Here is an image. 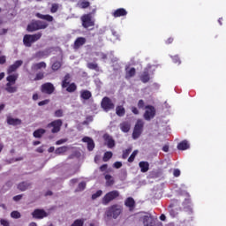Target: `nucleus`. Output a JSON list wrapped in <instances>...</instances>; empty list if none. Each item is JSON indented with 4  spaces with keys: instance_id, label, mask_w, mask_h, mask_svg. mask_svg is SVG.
Instances as JSON below:
<instances>
[{
    "instance_id": "obj_48",
    "label": "nucleus",
    "mask_w": 226,
    "mask_h": 226,
    "mask_svg": "<svg viewBox=\"0 0 226 226\" xmlns=\"http://www.w3.org/2000/svg\"><path fill=\"white\" fill-rule=\"evenodd\" d=\"M95 56H97V57H99L100 59H107V55L102 52H96Z\"/></svg>"
},
{
    "instance_id": "obj_51",
    "label": "nucleus",
    "mask_w": 226,
    "mask_h": 226,
    "mask_svg": "<svg viewBox=\"0 0 226 226\" xmlns=\"http://www.w3.org/2000/svg\"><path fill=\"white\" fill-rule=\"evenodd\" d=\"M55 117H63V109L55 111Z\"/></svg>"
},
{
    "instance_id": "obj_8",
    "label": "nucleus",
    "mask_w": 226,
    "mask_h": 226,
    "mask_svg": "<svg viewBox=\"0 0 226 226\" xmlns=\"http://www.w3.org/2000/svg\"><path fill=\"white\" fill-rule=\"evenodd\" d=\"M81 22L85 29H87V27H93V26H94V19H93L92 13L83 15L81 17Z\"/></svg>"
},
{
    "instance_id": "obj_12",
    "label": "nucleus",
    "mask_w": 226,
    "mask_h": 226,
    "mask_svg": "<svg viewBox=\"0 0 226 226\" xmlns=\"http://www.w3.org/2000/svg\"><path fill=\"white\" fill-rule=\"evenodd\" d=\"M104 139V144L109 147V149H112L113 147H116V140H114V138L109 134H104L103 135Z\"/></svg>"
},
{
    "instance_id": "obj_58",
    "label": "nucleus",
    "mask_w": 226,
    "mask_h": 226,
    "mask_svg": "<svg viewBox=\"0 0 226 226\" xmlns=\"http://www.w3.org/2000/svg\"><path fill=\"white\" fill-rule=\"evenodd\" d=\"M22 200V195H17L13 197V200L15 202H19V200Z\"/></svg>"
},
{
    "instance_id": "obj_10",
    "label": "nucleus",
    "mask_w": 226,
    "mask_h": 226,
    "mask_svg": "<svg viewBox=\"0 0 226 226\" xmlns=\"http://www.w3.org/2000/svg\"><path fill=\"white\" fill-rule=\"evenodd\" d=\"M102 107L105 110V112H109V110H113L115 105L110 98L104 97L102 101Z\"/></svg>"
},
{
    "instance_id": "obj_37",
    "label": "nucleus",
    "mask_w": 226,
    "mask_h": 226,
    "mask_svg": "<svg viewBox=\"0 0 226 226\" xmlns=\"http://www.w3.org/2000/svg\"><path fill=\"white\" fill-rule=\"evenodd\" d=\"M66 91H68V93H73L77 91V85H75V83H72L68 86Z\"/></svg>"
},
{
    "instance_id": "obj_35",
    "label": "nucleus",
    "mask_w": 226,
    "mask_h": 226,
    "mask_svg": "<svg viewBox=\"0 0 226 226\" xmlns=\"http://www.w3.org/2000/svg\"><path fill=\"white\" fill-rule=\"evenodd\" d=\"M105 179H106V185L107 186H112V185H114V178L112 177V176L106 175Z\"/></svg>"
},
{
    "instance_id": "obj_16",
    "label": "nucleus",
    "mask_w": 226,
    "mask_h": 226,
    "mask_svg": "<svg viewBox=\"0 0 226 226\" xmlns=\"http://www.w3.org/2000/svg\"><path fill=\"white\" fill-rule=\"evenodd\" d=\"M124 206L129 207V211H133L135 209V200L132 197L127 198L124 201Z\"/></svg>"
},
{
    "instance_id": "obj_63",
    "label": "nucleus",
    "mask_w": 226,
    "mask_h": 226,
    "mask_svg": "<svg viewBox=\"0 0 226 226\" xmlns=\"http://www.w3.org/2000/svg\"><path fill=\"white\" fill-rule=\"evenodd\" d=\"M162 151H164V153H169V146L165 145L162 147Z\"/></svg>"
},
{
    "instance_id": "obj_32",
    "label": "nucleus",
    "mask_w": 226,
    "mask_h": 226,
    "mask_svg": "<svg viewBox=\"0 0 226 226\" xmlns=\"http://www.w3.org/2000/svg\"><path fill=\"white\" fill-rule=\"evenodd\" d=\"M90 5H91V3L86 0H83L78 4L79 8H81L82 10H86V8H89Z\"/></svg>"
},
{
    "instance_id": "obj_56",
    "label": "nucleus",
    "mask_w": 226,
    "mask_h": 226,
    "mask_svg": "<svg viewBox=\"0 0 226 226\" xmlns=\"http://www.w3.org/2000/svg\"><path fill=\"white\" fill-rule=\"evenodd\" d=\"M0 223L3 226H10V222L8 221L4 220V219H1Z\"/></svg>"
},
{
    "instance_id": "obj_4",
    "label": "nucleus",
    "mask_w": 226,
    "mask_h": 226,
    "mask_svg": "<svg viewBox=\"0 0 226 226\" xmlns=\"http://www.w3.org/2000/svg\"><path fill=\"white\" fill-rule=\"evenodd\" d=\"M41 38V33H37L34 34H26L23 38V43L25 47H31L33 43L38 41Z\"/></svg>"
},
{
    "instance_id": "obj_23",
    "label": "nucleus",
    "mask_w": 226,
    "mask_h": 226,
    "mask_svg": "<svg viewBox=\"0 0 226 226\" xmlns=\"http://www.w3.org/2000/svg\"><path fill=\"white\" fill-rule=\"evenodd\" d=\"M18 79H19V74H9V76L6 78L7 84L13 85L17 82Z\"/></svg>"
},
{
    "instance_id": "obj_45",
    "label": "nucleus",
    "mask_w": 226,
    "mask_h": 226,
    "mask_svg": "<svg viewBox=\"0 0 226 226\" xmlns=\"http://www.w3.org/2000/svg\"><path fill=\"white\" fill-rule=\"evenodd\" d=\"M61 68V63L59 62H55L53 64H52V70L54 72H57V70H59Z\"/></svg>"
},
{
    "instance_id": "obj_50",
    "label": "nucleus",
    "mask_w": 226,
    "mask_h": 226,
    "mask_svg": "<svg viewBox=\"0 0 226 226\" xmlns=\"http://www.w3.org/2000/svg\"><path fill=\"white\" fill-rule=\"evenodd\" d=\"M173 63H175V64H181V59H179V56H171Z\"/></svg>"
},
{
    "instance_id": "obj_19",
    "label": "nucleus",
    "mask_w": 226,
    "mask_h": 226,
    "mask_svg": "<svg viewBox=\"0 0 226 226\" xmlns=\"http://www.w3.org/2000/svg\"><path fill=\"white\" fill-rule=\"evenodd\" d=\"M7 124L11 126H19V124H22V120L19 118H13L11 117H7Z\"/></svg>"
},
{
    "instance_id": "obj_40",
    "label": "nucleus",
    "mask_w": 226,
    "mask_h": 226,
    "mask_svg": "<svg viewBox=\"0 0 226 226\" xmlns=\"http://www.w3.org/2000/svg\"><path fill=\"white\" fill-rule=\"evenodd\" d=\"M112 158V152H106L103 155V162H109Z\"/></svg>"
},
{
    "instance_id": "obj_62",
    "label": "nucleus",
    "mask_w": 226,
    "mask_h": 226,
    "mask_svg": "<svg viewBox=\"0 0 226 226\" xmlns=\"http://www.w3.org/2000/svg\"><path fill=\"white\" fill-rule=\"evenodd\" d=\"M100 170H102V172H105V170H107V164H103L100 167Z\"/></svg>"
},
{
    "instance_id": "obj_61",
    "label": "nucleus",
    "mask_w": 226,
    "mask_h": 226,
    "mask_svg": "<svg viewBox=\"0 0 226 226\" xmlns=\"http://www.w3.org/2000/svg\"><path fill=\"white\" fill-rule=\"evenodd\" d=\"M132 112H133L135 116L139 115V109L136 107L132 108Z\"/></svg>"
},
{
    "instance_id": "obj_52",
    "label": "nucleus",
    "mask_w": 226,
    "mask_h": 226,
    "mask_svg": "<svg viewBox=\"0 0 226 226\" xmlns=\"http://www.w3.org/2000/svg\"><path fill=\"white\" fill-rule=\"evenodd\" d=\"M93 121V117H87V119L83 122V124H89Z\"/></svg>"
},
{
    "instance_id": "obj_57",
    "label": "nucleus",
    "mask_w": 226,
    "mask_h": 226,
    "mask_svg": "<svg viewBox=\"0 0 226 226\" xmlns=\"http://www.w3.org/2000/svg\"><path fill=\"white\" fill-rule=\"evenodd\" d=\"M68 139H59L56 142V146H61V144H64V142H66Z\"/></svg>"
},
{
    "instance_id": "obj_22",
    "label": "nucleus",
    "mask_w": 226,
    "mask_h": 226,
    "mask_svg": "<svg viewBox=\"0 0 226 226\" xmlns=\"http://www.w3.org/2000/svg\"><path fill=\"white\" fill-rule=\"evenodd\" d=\"M36 17L38 19H41V20H47V22H52L54 20V17H52L51 15L49 14H41V13H37Z\"/></svg>"
},
{
    "instance_id": "obj_55",
    "label": "nucleus",
    "mask_w": 226,
    "mask_h": 226,
    "mask_svg": "<svg viewBox=\"0 0 226 226\" xmlns=\"http://www.w3.org/2000/svg\"><path fill=\"white\" fill-rule=\"evenodd\" d=\"M50 102L49 100H44L38 102L39 107H43V105H47Z\"/></svg>"
},
{
    "instance_id": "obj_64",
    "label": "nucleus",
    "mask_w": 226,
    "mask_h": 226,
    "mask_svg": "<svg viewBox=\"0 0 226 226\" xmlns=\"http://www.w3.org/2000/svg\"><path fill=\"white\" fill-rule=\"evenodd\" d=\"M79 179L78 178H73L70 181L71 185H75V183H78Z\"/></svg>"
},
{
    "instance_id": "obj_38",
    "label": "nucleus",
    "mask_w": 226,
    "mask_h": 226,
    "mask_svg": "<svg viewBox=\"0 0 226 226\" xmlns=\"http://www.w3.org/2000/svg\"><path fill=\"white\" fill-rule=\"evenodd\" d=\"M86 190V182H80L76 189V192H84Z\"/></svg>"
},
{
    "instance_id": "obj_2",
    "label": "nucleus",
    "mask_w": 226,
    "mask_h": 226,
    "mask_svg": "<svg viewBox=\"0 0 226 226\" xmlns=\"http://www.w3.org/2000/svg\"><path fill=\"white\" fill-rule=\"evenodd\" d=\"M156 70V65L148 64L147 68H145L144 72L140 75V80L143 84H147L149 80H151L152 75H154V71Z\"/></svg>"
},
{
    "instance_id": "obj_15",
    "label": "nucleus",
    "mask_w": 226,
    "mask_h": 226,
    "mask_svg": "<svg viewBox=\"0 0 226 226\" xmlns=\"http://www.w3.org/2000/svg\"><path fill=\"white\" fill-rule=\"evenodd\" d=\"M112 15L113 17H115V19H117L119 17H126L128 15V11H125L124 8H119L113 11Z\"/></svg>"
},
{
    "instance_id": "obj_60",
    "label": "nucleus",
    "mask_w": 226,
    "mask_h": 226,
    "mask_svg": "<svg viewBox=\"0 0 226 226\" xmlns=\"http://www.w3.org/2000/svg\"><path fill=\"white\" fill-rule=\"evenodd\" d=\"M111 33L117 40H119V34H117V32H116V30H111Z\"/></svg>"
},
{
    "instance_id": "obj_25",
    "label": "nucleus",
    "mask_w": 226,
    "mask_h": 226,
    "mask_svg": "<svg viewBox=\"0 0 226 226\" xmlns=\"http://www.w3.org/2000/svg\"><path fill=\"white\" fill-rule=\"evenodd\" d=\"M92 96H93V94L88 90H81L80 91V98L82 100H89V98H91Z\"/></svg>"
},
{
    "instance_id": "obj_34",
    "label": "nucleus",
    "mask_w": 226,
    "mask_h": 226,
    "mask_svg": "<svg viewBox=\"0 0 226 226\" xmlns=\"http://www.w3.org/2000/svg\"><path fill=\"white\" fill-rule=\"evenodd\" d=\"M67 86H70V74H66L62 81V87L64 88Z\"/></svg>"
},
{
    "instance_id": "obj_30",
    "label": "nucleus",
    "mask_w": 226,
    "mask_h": 226,
    "mask_svg": "<svg viewBox=\"0 0 226 226\" xmlns=\"http://www.w3.org/2000/svg\"><path fill=\"white\" fill-rule=\"evenodd\" d=\"M126 110L124 109V108L123 106H117L116 109V113L117 116H119V117H123V116H124Z\"/></svg>"
},
{
    "instance_id": "obj_46",
    "label": "nucleus",
    "mask_w": 226,
    "mask_h": 226,
    "mask_svg": "<svg viewBox=\"0 0 226 226\" xmlns=\"http://www.w3.org/2000/svg\"><path fill=\"white\" fill-rule=\"evenodd\" d=\"M45 77V73L38 72L34 78V80H41Z\"/></svg>"
},
{
    "instance_id": "obj_5",
    "label": "nucleus",
    "mask_w": 226,
    "mask_h": 226,
    "mask_svg": "<svg viewBox=\"0 0 226 226\" xmlns=\"http://www.w3.org/2000/svg\"><path fill=\"white\" fill-rule=\"evenodd\" d=\"M144 120L142 119H138L136 122V124L134 126V130L132 132V139L134 140H137L140 135H142V132H144Z\"/></svg>"
},
{
    "instance_id": "obj_42",
    "label": "nucleus",
    "mask_w": 226,
    "mask_h": 226,
    "mask_svg": "<svg viewBox=\"0 0 226 226\" xmlns=\"http://www.w3.org/2000/svg\"><path fill=\"white\" fill-rule=\"evenodd\" d=\"M130 153H132V148H128V149L124 150V151L123 152L122 158H123L124 160H126V158H128V156H130Z\"/></svg>"
},
{
    "instance_id": "obj_18",
    "label": "nucleus",
    "mask_w": 226,
    "mask_h": 226,
    "mask_svg": "<svg viewBox=\"0 0 226 226\" xmlns=\"http://www.w3.org/2000/svg\"><path fill=\"white\" fill-rule=\"evenodd\" d=\"M82 45H86V38L84 37H78L74 41V49L75 50H78V49H80Z\"/></svg>"
},
{
    "instance_id": "obj_41",
    "label": "nucleus",
    "mask_w": 226,
    "mask_h": 226,
    "mask_svg": "<svg viewBox=\"0 0 226 226\" xmlns=\"http://www.w3.org/2000/svg\"><path fill=\"white\" fill-rule=\"evenodd\" d=\"M138 153H139V151H137V150L132 152V154L128 158L129 163H132L133 162V160H135V157L137 156Z\"/></svg>"
},
{
    "instance_id": "obj_44",
    "label": "nucleus",
    "mask_w": 226,
    "mask_h": 226,
    "mask_svg": "<svg viewBox=\"0 0 226 226\" xmlns=\"http://www.w3.org/2000/svg\"><path fill=\"white\" fill-rule=\"evenodd\" d=\"M20 214H19V211H12L11 213V218H14L15 220H18V218H20Z\"/></svg>"
},
{
    "instance_id": "obj_33",
    "label": "nucleus",
    "mask_w": 226,
    "mask_h": 226,
    "mask_svg": "<svg viewBox=\"0 0 226 226\" xmlns=\"http://www.w3.org/2000/svg\"><path fill=\"white\" fill-rule=\"evenodd\" d=\"M5 86V91H7V93H17V87H12L10 83H6Z\"/></svg>"
},
{
    "instance_id": "obj_49",
    "label": "nucleus",
    "mask_w": 226,
    "mask_h": 226,
    "mask_svg": "<svg viewBox=\"0 0 226 226\" xmlns=\"http://www.w3.org/2000/svg\"><path fill=\"white\" fill-rule=\"evenodd\" d=\"M138 108L139 109H146V104L144 102V100H139V102H138Z\"/></svg>"
},
{
    "instance_id": "obj_31",
    "label": "nucleus",
    "mask_w": 226,
    "mask_h": 226,
    "mask_svg": "<svg viewBox=\"0 0 226 226\" xmlns=\"http://www.w3.org/2000/svg\"><path fill=\"white\" fill-rule=\"evenodd\" d=\"M45 132V129H37L36 131L34 132V137L35 139H41V137L44 135Z\"/></svg>"
},
{
    "instance_id": "obj_1",
    "label": "nucleus",
    "mask_w": 226,
    "mask_h": 226,
    "mask_svg": "<svg viewBox=\"0 0 226 226\" xmlns=\"http://www.w3.org/2000/svg\"><path fill=\"white\" fill-rule=\"evenodd\" d=\"M121 213H123V206L119 204H114L106 208L105 215L108 218H113L114 220H117V218H119V216L121 215Z\"/></svg>"
},
{
    "instance_id": "obj_36",
    "label": "nucleus",
    "mask_w": 226,
    "mask_h": 226,
    "mask_svg": "<svg viewBox=\"0 0 226 226\" xmlns=\"http://www.w3.org/2000/svg\"><path fill=\"white\" fill-rule=\"evenodd\" d=\"M66 151H68V147L64 146V147H60L58 148H56L55 150L56 154H63V153H66Z\"/></svg>"
},
{
    "instance_id": "obj_47",
    "label": "nucleus",
    "mask_w": 226,
    "mask_h": 226,
    "mask_svg": "<svg viewBox=\"0 0 226 226\" xmlns=\"http://www.w3.org/2000/svg\"><path fill=\"white\" fill-rule=\"evenodd\" d=\"M59 10V5L57 4H53L50 9L51 13H56Z\"/></svg>"
},
{
    "instance_id": "obj_9",
    "label": "nucleus",
    "mask_w": 226,
    "mask_h": 226,
    "mask_svg": "<svg viewBox=\"0 0 226 226\" xmlns=\"http://www.w3.org/2000/svg\"><path fill=\"white\" fill-rule=\"evenodd\" d=\"M61 126H63V120L57 119L49 123L47 128H52L51 133H59V132H61Z\"/></svg>"
},
{
    "instance_id": "obj_39",
    "label": "nucleus",
    "mask_w": 226,
    "mask_h": 226,
    "mask_svg": "<svg viewBox=\"0 0 226 226\" xmlns=\"http://www.w3.org/2000/svg\"><path fill=\"white\" fill-rule=\"evenodd\" d=\"M87 68H89V70H95V72H98V64L88 63Z\"/></svg>"
},
{
    "instance_id": "obj_24",
    "label": "nucleus",
    "mask_w": 226,
    "mask_h": 226,
    "mask_svg": "<svg viewBox=\"0 0 226 226\" xmlns=\"http://www.w3.org/2000/svg\"><path fill=\"white\" fill-rule=\"evenodd\" d=\"M139 166L141 170V172L146 173L147 170H149V162H139Z\"/></svg>"
},
{
    "instance_id": "obj_17",
    "label": "nucleus",
    "mask_w": 226,
    "mask_h": 226,
    "mask_svg": "<svg viewBox=\"0 0 226 226\" xmlns=\"http://www.w3.org/2000/svg\"><path fill=\"white\" fill-rule=\"evenodd\" d=\"M82 142L87 143L88 151H93V149H94V141L93 140V139L86 136L82 139Z\"/></svg>"
},
{
    "instance_id": "obj_26",
    "label": "nucleus",
    "mask_w": 226,
    "mask_h": 226,
    "mask_svg": "<svg viewBox=\"0 0 226 226\" xmlns=\"http://www.w3.org/2000/svg\"><path fill=\"white\" fill-rule=\"evenodd\" d=\"M153 223V216L147 215L143 216V224L145 226H150Z\"/></svg>"
},
{
    "instance_id": "obj_59",
    "label": "nucleus",
    "mask_w": 226,
    "mask_h": 226,
    "mask_svg": "<svg viewBox=\"0 0 226 226\" xmlns=\"http://www.w3.org/2000/svg\"><path fill=\"white\" fill-rule=\"evenodd\" d=\"M4 63H6V56H0V64H4Z\"/></svg>"
},
{
    "instance_id": "obj_13",
    "label": "nucleus",
    "mask_w": 226,
    "mask_h": 226,
    "mask_svg": "<svg viewBox=\"0 0 226 226\" xmlns=\"http://www.w3.org/2000/svg\"><path fill=\"white\" fill-rule=\"evenodd\" d=\"M22 64H24V62L22 60H18V61L14 62V64H11V66H9V68L7 70L8 75H11V73H13V72H17V70H19V68H20V66H22Z\"/></svg>"
},
{
    "instance_id": "obj_11",
    "label": "nucleus",
    "mask_w": 226,
    "mask_h": 226,
    "mask_svg": "<svg viewBox=\"0 0 226 226\" xmlns=\"http://www.w3.org/2000/svg\"><path fill=\"white\" fill-rule=\"evenodd\" d=\"M55 90L56 87H54V85L52 83H45L41 87V93H44L45 94H52Z\"/></svg>"
},
{
    "instance_id": "obj_28",
    "label": "nucleus",
    "mask_w": 226,
    "mask_h": 226,
    "mask_svg": "<svg viewBox=\"0 0 226 226\" xmlns=\"http://www.w3.org/2000/svg\"><path fill=\"white\" fill-rule=\"evenodd\" d=\"M125 79H132V77H135V68L132 67L131 69L126 68Z\"/></svg>"
},
{
    "instance_id": "obj_14",
    "label": "nucleus",
    "mask_w": 226,
    "mask_h": 226,
    "mask_svg": "<svg viewBox=\"0 0 226 226\" xmlns=\"http://www.w3.org/2000/svg\"><path fill=\"white\" fill-rule=\"evenodd\" d=\"M32 215L34 218H37V220H41L42 218H47L49 216V214L45 212L43 209H35Z\"/></svg>"
},
{
    "instance_id": "obj_29",
    "label": "nucleus",
    "mask_w": 226,
    "mask_h": 226,
    "mask_svg": "<svg viewBox=\"0 0 226 226\" xmlns=\"http://www.w3.org/2000/svg\"><path fill=\"white\" fill-rule=\"evenodd\" d=\"M41 68H47V64H45V62L34 64L32 65V70H41Z\"/></svg>"
},
{
    "instance_id": "obj_53",
    "label": "nucleus",
    "mask_w": 226,
    "mask_h": 226,
    "mask_svg": "<svg viewBox=\"0 0 226 226\" xmlns=\"http://www.w3.org/2000/svg\"><path fill=\"white\" fill-rule=\"evenodd\" d=\"M173 176L175 177H179L180 176H181V170H174V171H173Z\"/></svg>"
},
{
    "instance_id": "obj_6",
    "label": "nucleus",
    "mask_w": 226,
    "mask_h": 226,
    "mask_svg": "<svg viewBox=\"0 0 226 226\" xmlns=\"http://www.w3.org/2000/svg\"><path fill=\"white\" fill-rule=\"evenodd\" d=\"M119 197V191H111L105 194V196L102 200V204L103 206H109L112 200H115V199H117Z\"/></svg>"
},
{
    "instance_id": "obj_20",
    "label": "nucleus",
    "mask_w": 226,
    "mask_h": 226,
    "mask_svg": "<svg viewBox=\"0 0 226 226\" xmlns=\"http://www.w3.org/2000/svg\"><path fill=\"white\" fill-rule=\"evenodd\" d=\"M177 149L179 151H186V149H190V143L188 140H183L177 145Z\"/></svg>"
},
{
    "instance_id": "obj_43",
    "label": "nucleus",
    "mask_w": 226,
    "mask_h": 226,
    "mask_svg": "<svg viewBox=\"0 0 226 226\" xmlns=\"http://www.w3.org/2000/svg\"><path fill=\"white\" fill-rule=\"evenodd\" d=\"M102 193H103V191H102V190L97 191L95 193H94V194L92 195L93 200L98 199V197H102Z\"/></svg>"
},
{
    "instance_id": "obj_7",
    "label": "nucleus",
    "mask_w": 226,
    "mask_h": 226,
    "mask_svg": "<svg viewBox=\"0 0 226 226\" xmlns=\"http://www.w3.org/2000/svg\"><path fill=\"white\" fill-rule=\"evenodd\" d=\"M154 116H156V109L154 108V106H145V113L143 114L145 121H151V119H154Z\"/></svg>"
},
{
    "instance_id": "obj_21",
    "label": "nucleus",
    "mask_w": 226,
    "mask_h": 226,
    "mask_svg": "<svg viewBox=\"0 0 226 226\" xmlns=\"http://www.w3.org/2000/svg\"><path fill=\"white\" fill-rule=\"evenodd\" d=\"M130 128H132V124L129 122H123L120 124V130L124 132V133H128Z\"/></svg>"
},
{
    "instance_id": "obj_54",
    "label": "nucleus",
    "mask_w": 226,
    "mask_h": 226,
    "mask_svg": "<svg viewBox=\"0 0 226 226\" xmlns=\"http://www.w3.org/2000/svg\"><path fill=\"white\" fill-rule=\"evenodd\" d=\"M113 167H115V169H121V167H123V163L121 162H116L113 164Z\"/></svg>"
},
{
    "instance_id": "obj_3",
    "label": "nucleus",
    "mask_w": 226,
    "mask_h": 226,
    "mask_svg": "<svg viewBox=\"0 0 226 226\" xmlns=\"http://www.w3.org/2000/svg\"><path fill=\"white\" fill-rule=\"evenodd\" d=\"M49 23L41 20L32 21L27 26V31L33 33L34 31H40V29H47Z\"/></svg>"
},
{
    "instance_id": "obj_27",
    "label": "nucleus",
    "mask_w": 226,
    "mask_h": 226,
    "mask_svg": "<svg viewBox=\"0 0 226 226\" xmlns=\"http://www.w3.org/2000/svg\"><path fill=\"white\" fill-rule=\"evenodd\" d=\"M31 186V184L28 182H22L19 185H18V190H20V192H26Z\"/></svg>"
}]
</instances>
